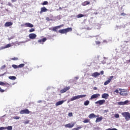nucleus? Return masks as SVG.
Masks as SVG:
<instances>
[{"instance_id": "31", "label": "nucleus", "mask_w": 130, "mask_h": 130, "mask_svg": "<svg viewBox=\"0 0 130 130\" xmlns=\"http://www.w3.org/2000/svg\"><path fill=\"white\" fill-rule=\"evenodd\" d=\"M11 46H12V45L8 44L5 46V48H9V47H11Z\"/></svg>"}, {"instance_id": "8", "label": "nucleus", "mask_w": 130, "mask_h": 130, "mask_svg": "<svg viewBox=\"0 0 130 130\" xmlns=\"http://www.w3.org/2000/svg\"><path fill=\"white\" fill-rule=\"evenodd\" d=\"M28 37L30 39H36V37H37V35L35 34H30L28 35Z\"/></svg>"}, {"instance_id": "16", "label": "nucleus", "mask_w": 130, "mask_h": 130, "mask_svg": "<svg viewBox=\"0 0 130 130\" xmlns=\"http://www.w3.org/2000/svg\"><path fill=\"white\" fill-rule=\"evenodd\" d=\"M13 25V22H7L5 24V27H10V26Z\"/></svg>"}, {"instance_id": "2", "label": "nucleus", "mask_w": 130, "mask_h": 130, "mask_svg": "<svg viewBox=\"0 0 130 130\" xmlns=\"http://www.w3.org/2000/svg\"><path fill=\"white\" fill-rule=\"evenodd\" d=\"M86 96V94H82V95H78L77 96H73L71 99V101H74V100H77L78 99H80V98H85Z\"/></svg>"}, {"instance_id": "37", "label": "nucleus", "mask_w": 130, "mask_h": 130, "mask_svg": "<svg viewBox=\"0 0 130 130\" xmlns=\"http://www.w3.org/2000/svg\"><path fill=\"white\" fill-rule=\"evenodd\" d=\"M13 119H16V120H18L20 119V117H19V116L13 117Z\"/></svg>"}, {"instance_id": "40", "label": "nucleus", "mask_w": 130, "mask_h": 130, "mask_svg": "<svg viewBox=\"0 0 130 130\" xmlns=\"http://www.w3.org/2000/svg\"><path fill=\"white\" fill-rule=\"evenodd\" d=\"M123 104H124V105L127 104V103H129V101H125L124 102H123Z\"/></svg>"}, {"instance_id": "53", "label": "nucleus", "mask_w": 130, "mask_h": 130, "mask_svg": "<svg viewBox=\"0 0 130 130\" xmlns=\"http://www.w3.org/2000/svg\"><path fill=\"white\" fill-rule=\"evenodd\" d=\"M106 130H111V128H109L106 129Z\"/></svg>"}, {"instance_id": "10", "label": "nucleus", "mask_w": 130, "mask_h": 130, "mask_svg": "<svg viewBox=\"0 0 130 130\" xmlns=\"http://www.w3.org/2000/svg\"><path fill=\"white\" fill-rule=\"evenodd\" d=\"M98 117H99V115H96L94 113H91L88 115V118H89V119H92Z\"/></svg>"}, {"instance_id": "12", "label": "nucleus", "mask_w": 130, "mask_h": 130, "mask_svg": "<svg viewBox=\"0 0 130 130\" xmlns=\"http://www.w3.org/2000/svg\"><path fill=\"white\" fill-rule=\"evenodd\" d=\"M100 96V94H93L91 96V98L90 99V100H92L94 99H96L98 97H99Z\"/></svg>"}, {"instance_id": "44", "label": "nucleus", "mask_w": 130, "mask_h": 130, "mask_svg": "<svg viewBox=\"0 0 130 130\" xmlns=\"http://www.w3.org/2000/svg\"><path fill=\"white\" fill-rule=\"evenodd\" d=\"M4 129H6V128H5V127H0V130H4Z\"/></svg>"}, {"instance_id": "28", "label": "nucleus", "mask_w": 130, "mask_h": 130, "mask_svg": "<svg viewBox=\"0 0 130 130\" xmlns=\"http://www.w3.org/2000/svg\"><path fill=\"white\" fill-rule=\"evenodd\" d=\"M90 103L89 101H86L84 102V105L85 106H88Z\"/></svg>"}, {"instance_id": "33", "label": "nucleus", "mask_w": 130, "mask_h": 130, "mask_svg": "<svg viewBox=\"0 0 130 130\" xmlns=\"http://www.w3.org/2000/svg\"><path fill=\"white\" fill-rule=\"evenodd\" d=\"M42 5L43 6H45V5H48V2H47V1H45V2H44L42 4Z\"/></svg>"}, {"instance_id": "7", "label": "nucleus", "mask_w": 130, "mask_h": 130, "mask_svg": "<svg viewBox=\"0 0 130 130\" xmlns=\"http://www.w3.org/2000/svg\"><path fill=\"white\" fill-rule=\"evenodd\" d=\"M105 103V100H100L98 101L97 102H95V104H99L100 106L103 105Z\"/></svg>"}, {"instance_id": "42", "label": "nucleus", "mask_w": 130, "mask_h": 130, "mask_svg": "<svg viewBox=\"0 0 130 130\" xmlns=\"http://www.w3.org/2000/svg\"><path fill=\"white\" fill-rule=\"evenodd\" d=\"M95 43H96V44H97V45H99V44H100V43H101L100 42V41H95Z\"/></svg>"}, {"instance_id": "34", "label": "nucleus", "mask_w": 130, "mask_h": 130, "mask_svg": "<svg viewBox=\"0 0 130 130\" xmlns=\"http://www.w3.org/2000/svg\"><path fill=\"white\" fill-rule=\"evenodd\" d=\"M89 122V120L88 119H86L83 121L84 123H87Z\"/></svg>"}, {"instance_id": "38", "label": "nucleus", "mask_w": 130, "mask_h": 130, "mask_svg": "<svg viewBox=\"0 0 130 130\" xmlns=\"http://www.w3.org/2000/svg\"><path fill=\"white\" fill-rule=\"evenodd\" d=\"M24 123L25 124L29 123V120H27L24 121Z\"/></svg>"}, {"instance_id": "45", "label": "nucleus", "mask_w": 130, "mask_h": 130, "mask_svg": "<svg viewBox=\"0 0 130 130\" xmlns=\"http://www.w3.org/2000/svg\"><path fill=\"white\" fill-rule=\"evenodd\" d=\"M114 93H119V90L116 89V90H115L114 91Z\"/></svg>"}, {"instance_id": "19", "label": "nucleus", "mask_w": 130, "mask_h": 130, "mask_svg": "<svg viewBox=\"0 0 130 130\" xmlns=\"http://www.w3.org/2000/svg\"><path fill=\"white\" fill-rule=\"evenodd\" d=\"M88 5H90V2L89 1H85L84 2L82 3V6H83V7L88 6Z\"/></svg>"}, {"instance_id": "36", "label": "nucleus", "mask_w": 130, "mask_h": 130, "mask_svg": "<svg viewBox=\"0 0 130 130\" xmlns=\"http://www.w3.org/2000/svg\"><path fill=\"white\" fill-rule=\"evenodd\" d=\"M34 31H35V29L34 28H31L29 30V32H30V33L32 32H34Z\"/></svg>"}, {"instance_id": "17", "label": "nucleus", "mask_w": 130, "mask_h": 130, "mask_svg": "<svg viewBox=\"0 0 130 130\" xmlns=\"http://www.w3.org/2000/svg\"><path fill=\"white\" fill-rule=\"evenodd\" d=\"M100 75L101 74L98 72H94L93 74L91 75V76H93L94 78H96L97 77L100 76Z\"/></svg>"}, {"instance_id": "48", "label": "nucleus", "mask_w": 130, "mask_h": 130, "mask_svg": "<svg viewBox=\"0 0 130 130\" xmlns=\"http://www.w3.org/2000/svg\"><path fill=\"white\" fill-rule=\"evenodd\" d=\"M12 3H16L17 2V0H11Z\"/></svg>"}, {"instance_id": "1", "label": "nucleus", "mask_w": 130, "mask_h": 130, "mask_svg": "<svg viewBox=\"0 0 130 130\" xmlns=\"http://www.w3.org/2000/svg\"><path fill=\"white\" fill-rule=\"evenodd\" d=\"M122 115L125 118V120L128 121L130 119V113L128 112H125L122 113Z\"/></svg>"}, {"instance_id": "3", "label": "nucleus", "mask_w": 130, "mask_h": 130, "mask_svg": "<svg viewBox=\"0 0 130 130\" xmlns=\"http://www.w3.org/2000/svg\"><path fill=\"white\" fill-rule=\"evenodd\" d=\"M119 90L120 91V94L122 96H127V90L126 89H119Z\"/></svg>"}, {"instance_id": "4", "label": "nucleus", "mask_w": 130, "mask_h": 130, "mask_svg": "<svg viewBox=\"0 0 130 130\" xmlns=\"http://www.w3.org/2000/svg\"><path fill=\"white\" fill-rule=\"evenodd\" d=\"M31 113L29 110H28L27 109H25L24 110H21L20 111V114H29Z\"/></svg>"}, {"instance_id": "11", "label": "nucleus", "mask_w": 130, "mask_h": 130, "mask_svg": "<svg viewBox=\"0 0 130 130\" xmlns=\"http://www.w3.org/2000/svg\"><path fill=\"white\" fill-rule=\"evenodd\" d=\"M46 40H47V39H46V38H44L43 39L39 40L38 42L41 44H43V43H44Z\"/></svg>"}, {"instance_id": "24", "label": "nucleus", "mask_w": 130, "mask_h": 130, "mask_svg": "<svg viewBox=\"0 0 130 130\" xmlns=\"http://www.w3.org/2000/svg\"><path fill=\"white\" fill-rule=\"evenodd\" d=\"M65 31L67 34V33H68V32H71V31H73V28L72 27H68L67 28H65Z\"/></svg>"}, {"instance_id": "35", "label": "nucleus", "mask_w": 130, "mask_h": 130, "mask_svg": "<svg viewBox=\"0 0 130 130\" xmlns=\"http://www.w3.org/2000/svg\"><path fill=\"white\" fill-rule=\"evenodd\" d=\"M114 117L115 118H119V115L118 114H115L114 115Z\"/></svg>"}, {"instance_id": "32", "label": "nucleus", "mask_w": 130, "mask_h": 130, "mask_svg": "<svg viewBox=\"0 0 130 130\" xmlns=\"http://www.w3.org/2000/svg\"><path fill=\"white\" fill-rule=\"evenodd\" d=\"M19 58L17 57H14L13 58H11V60H18Z\"/></svg>"}, {"instance_id": "57", "label": "nucleus", "mask_w": 130, "mask_h": 130, "mask_svg": "<svg viewBox=\"0 0 130 130\" xmlns=\"http://www.w3.org/2000/svg\"><path fill=\"white\" fill-rule=\"evenodd\" d=\"M76 79L77 80H78V77H76Z\"/></svg>"}, {"instance_id": "54", "label": "nucleus", "mask_w": 130, "mask_h": 130, "mask_svg": "<svg viewBox=\"0 0 130 130\" xmlns=\"http://www.w3.org/2000/svg\"><path fill=\"white\" fill-rule=\"evenodd\" d=\"M104 58L105 59H107V58L106 57H104Z\"/></svg>"}, {"instance_id": "46", "label": "nucleus", "mask_w": 130, "mask_h": 130, "mask_svg": "<svg viewBox=\"0 0 130 130\" xmlns=\"http://www.w3.org/2000/svg\"><path fill=\"white\" fill-rule=\"evenodd\" d=\"M126 14L124 13H121V16H126Z\"/></svg>"}, {"instance_id": "25", "label": "nucleus", "mask_w": 130, "mask_h": 130, "mask_svg": "<svg viewBox=\"0 0 130 130\" xmlns=\"http://www.w3.org/2000/svg\"><path fill=\"white\" fill-rule=\"evenodd\" d=\"M23 67V66H12V67L14 69H16L19 68H22Z\"/></svg>"}, {"instance_id": "27", "label": "nucleus", "mask_w": 130, "mask_h": 130, "mask_svg": "<svg viewBox=\"0 0 130 130\" xmlns=\"http://www.w3.org/2000/svg\"><path fill=\"white\" fill-rule=\"evenodd\" d=\"M9 79L12 80H16V77L15 76H9Z\"/></svg>"}, {"instance_id": "29", "label": "nucleus", "mask_w": 130, "mask_h": 130, "mask_svg": "<svg viewBox=\"0 0 130 130\" xmlns=\"http://www.w3.org/2000/svg\"><path fill=\"white\" fill-rule=\"evenodd\" d=\"M83 127V125L79 126L78 127L74 128V130H80Z\"/></svg>"}, {"instance_id": "50", "label": "nucleus", "mask_w": 130, "mask_h": 130, "mask_svg": "<svg viewBox=\"0 0 130 130\" xmlns=\"http://www.w3.org/2000/svg\"><path fill=\"white\" fill-rule=\"evenodd\" d=\"M111 130H117V129L116 128H111Z\"/></svg>"}, {"instance_id": "18", "label": "nucleus", "mask_w": 130, "mask_h": 130, "mask_svg": "<svg viewBox=\"0 0 130 130\" xmlns=\"http://www.w3.org/2000/svg\"><path fill=\"white\" fill-rule=\"evenodd\" d=\"M109 95L108 93H104L102 95V98L105 99H108Z\"/></svg>"}, {"instance_id": "56", "label": "nucleus", "mask_w": 130, "mask_h": 130, "mask_svg": "<svg viewBox=\"0 0 130 130\" xmlns=\"http://www.w3.org/2000/svg\"><path fill=\"white\" fill-rule=\"evenodd\" d=\"M96 89H97L96 87H94V90H96Z\"/></svg>"}, {"instance_id": "52", "label": "nucleus", "mask_w": 130, "mask_h": 130, "mask_svg": "<svg viewBox=\"0 0 130 130\" xmlns=\"http://www.w3.org/2000/svg\"><path fill=\"white\" fill-rule=\"evenodd\" d=\"M102 63H103V64H104L106 63V62L104 61L103 62H102Z\"/></svg>"}, {"instance_id": "30", "label": "nucleus", "mask_w": 130, "mask_h": 130, "mask_svg": "<svg viewBox=\"0 0 130 130\" xmlns=\"http://www.w3.org/2000/svg\"><path fill=\"white\" fill-rule=\"evenodd\" d=\"M6 129L8 130H12V126H9L8 127H5Z\"/></svg>"}, {"instance_id": "9", "label": "nucleus", "mask_w": 130, "mask_h": 130, "mask_svg": "<svg viewBox=\"0 0 130 130\" xmlns=\"http://www.w3.org/2000/svg\"><path fill=\"white\" fill-rule=\"evenodd\" d=\"M70 89V87L68 86L67 87H64V88H63L62 90H60V93H65L67 92V91L69 90Z\"/></svg>"}, {"instance_id": "26", "label": "nucleus", "mask_w": 130, "mask_h": 130, "mask_svg": "<svg viewBox=\"0 0 130 130\" xmlns=\"http://www.w3.org/2000/svg\"><path fill=\"white\" fill-rule=\"evenodd\" d=\"M86 15L81 14H78V15L77 16V17L78 18H82V17H86Z\"/></svg>"}, {"instance_id": "59", "label": "nucleus", "mask_w": 130, "mask_h": 130, "mask_svg": "<svg viewBox=\"0 0 130 130\" xmlns=\"http://www.w3.org/2000/svg\"><path fill=\"white\" fill-rule=\"evenodd\" d=\"M12 66H16L15 64H13Z\"/></svg>"}, {"instance_id": "21", "label": "nucleus", "mask_w": 130, "mask_h": 130, "mask_svg": "<svg viewBox=\"0 0 130 130\" xmlns=\"http://www.w3.org/2000/svg\"><path fill=\"white\" fill-rule=\"evenodd\" d=\"M74 126V124H71L70 123L64 125V126L68 128H72Z\"/></svg>"}, {"instance_id": "5", "label": "nucleus", "mask_w": 130, "mask_h": 130, "mask_svg": "<svg viewBox=\"0 0 130 130\" xmlns=\"http://www.w3.org/2000/svg\"><path fill=\"white\" fill-rule=\"evenodd\" d=\"M62 26H63V25H58L57 26H54L52 30L53 32H57V29H60V28H61V27H62Z\"/></svg>"}, {"instance_id": "47", "label": "nucleus", "mask_w": 130, "mask_h": 130, "mask_svg": "<svg viewBox=\"0 0 130 130\" xmlns=\"http://www.w3.org/2000/svg\"><path fill=\"white\" fill-rule=\"evenodd\" d=\"M8 5L10 7H12V3H9L8 4Z\"/></svg>"}, {"instance_id": "55", "label": "nucleus", "mask_w": 130, "mask_h": 130, "mask_svg": "<svg viewBox=\"0 0 130 130\" xmlns=\"http://www.w3.org/2000/svg\"><path fill=\"white\" fill-rule=\"evenodd\" d=\"M4 75V74H1V75H0V77L1 76H3Z\"/></svg>"}, {"instance_id": "58", "label": "nucleus", "mask_w": 130, "mask_h": 130, "mask_svg": "<svg viewBox=\"0 0 130 130\" xmlns=\"http://www.w3.org/2000/svg\"><path fill=\"white\" fill-rule=\"evenodd\" d=\"M49 30H51V28H49Z\"/></svg>"}, {"instance_id": "22", "label": "nucleus", "mask_w": 130, "mask_h": 130, "mask_svg": "<svg viewBox=\"0 0 130 130\" xmlns=\"http://www.w3.org/2000/svg\"><path fill=\"white\" fill-rule=\"evenodd\" d=\"M59 33H60L61 34H67V32L66 31V28L62 29H60L59 30Z\"/></svg>"}, {"instance_id": "41", "label": "nucleus", "mask_w": 130, "mask_h": 130, "mask_svg": "<svg viewBox=\"0 0 130 130\" xmlns=\"http://www.w3.org/2000/svg\"><path fill=\"white\" fill-rule=\"evenodd\" d=\"M68 116L70 117L73 116V113L72 112L69 113Z\"/></svg>"}, {"instance_id": "6", "label": "nucleus", "mask_w": 130, "mask_h": 130, "mask_svg": "<svg viewBox=\"0 0 130 130\" xmlns=\"http://www.w3.org/2000/svg\"><path fill=\"white\" fill-rule=\"evenodd\" d=\"M113 78V76L109 77V79H108V80L106 81L105 83H104V85L105 86L107 85L109 83H110V82H111V80H112Z\"/></svg>"}, {"instance_id": "13", "label": "nucleus", "mask_w": 130, "mask_h": 130, "mask_svg": "<svg viewBox=\"0 0 130 130\" xmlns=\"http://www.w3.org/2000/svg\"><path fill=\"white\" fill-rule=\"evenodd\" d=\"M47 11H48V9H46V8L42 7L41 8L40 14H42V13H45V12H47Z\"/></svg>"}, {"instance_id": "39", "label": "nucleus", "mask_w": 130, "mask_h": 130, "mask_svg": "<svg viewBox=\"0 0 130 130\" xmlns=\"http://www.w3.org/2000/svg\"><path fill=\"white\" fill-rule=\"evenodd\" d=\"M118 104L119 105H122V106L124 105V104H123V102H120L118 103Z\"/></svg>"}, {"instance_id": "51", "label": "nucleus", "mask_w": 130, "mask_h": 130, "mask_svg": "<svg viewBox=\"0 0 130 130\" xmlns=\"http://www.w3.org/2000/svg\"><path fill=\"white\" fill-rule=\"evenodd\" d=\"M19 66H25V64L22 63V64H19Z\"/></svg>"}, {"instance_id": "20", "label": "nucleus", "mask_w": 130, "mask_h": 130, "mask_svg": "<svg viewBox=\"0 0 130 130\" xmlns=\"http://www.w3.org/2000/svg\"><path fill=\"white\" fill-rule=\"evenodd\" d=\"M0 85L3 86H7L9 85V84L8 83H5L3 81H0Z\"/></svg>"}, {"instance_id": "60", "label": "nucleus", "mask_w": 130, "mask_h": 130, "mask_svg": "<svg viewBox=\"0 0 130 130\" xmlns=\"http://www.w3.org/2000/svg\"><path fill=\"white\" fill-rule=\"evenodd\" d=\"M41 101H40V102H39V103H41Z\"/></svg>"}, {"instance_id": "49", "label": "nucleus", "mask_w": 130, "mask_h": 130, "mask_svg": "<svg viewBox=\"0 0 130 130\" xmlns=\"http://www.w3.org/2000/svg\"><path fill=\"white\" fill-rule=\"evenodd\" d=\"M104 71H101V75H104Z\"/></svg>"}, {"instance_id": "14", "label": "nucleus", "mask_w": 130, "mask_h": 130, "mask_svg": "<svg viewBox=\"0 0 130 130\" xmlns=\"http://www.w3.org/2000/svg\"><path fill=\"white\" fill-rule=\"evenodd\" d=\"M65 102V101L64 100H63V101H59L57 102L55 104V106H60L63 103Z\"/></svg>"}, {"instance_id": "23", "label": "nucleus", "mask_w": 130, "mask_h": 130, "mask_svg": "<svg viewBox=\"0 0 130 130\" xmlns=\"http://www.w3.org/2000/svg\"><path fill=\"white\" fill-rule=\"evenodd\" d=\"M103 119V117L102 116L99 118H96V120H95V123H98L101 122Z\"/></svg>"}, {"instance_id": "15", "label": "nucleus", "mask_w": 130, "mask_h": 130, "mask_svg": "<svg viewBox=\"0 0 130 130\" xmlns=\"http://www.w3.org/2000/svg\"><path fill=\"white\" fill-rule=\"evenodd\" d=\"M24 25L26 27H29V28H33V27H34V25L30 23H25Z\"/></svg>"}, {"instance_id": "43", "label": "nucleus", "mask_w": 130, "mask_h": 130, "mask_svg": "<svg viewBox=\"0 0 130 130\" xmlns=\"http://www.w3.org/2000/svg\"><path fill=\"white\" fill-rule=\"evenodd\" d=\"M0 92L3 93L5 92V90L4 89H2L1 87H0Z\"/></svg>"}]
</instances>
